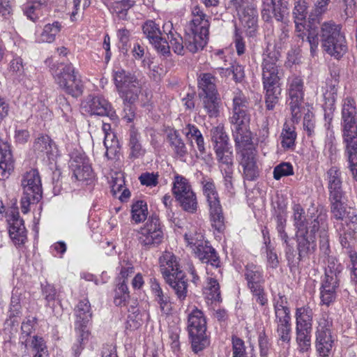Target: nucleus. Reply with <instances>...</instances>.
<instances>
[{
  "instance_id": "864d4df0",
  "label": "nucleus",
  "mask_w": 357,
  "mask_h": 357,
  "mask_svg": "<svg viewBox=\"0 0 357 357\" xmlns=\"http://www.w3.org/2000/svg\"><path fill=\"white\" fill-rule=\"evenodd\" d=\"M204 293L207 299L211 301H219L220 299V291L217 280L211 278H208L207 286L205 287Z\"/></svg>"
},
{
  "instance_id": "f03ea898",
  "label": "nucleus",
  "mask_w": 357,
  "mask_h": 357,
  "mask_svg": "<svg viewBox=\"0 0 357 357\" xmlns=\"http://www.w3.org/2000/svg\"><path fill=\"white\" fill-rule=\"evenodd\" d=\"M278 51L267 47L263 54L262 82L265 91V104L268 110H273L278 102L281 94L280 77L278 76Z\"/></svg>"
},
{
  "instance_id": "13d9d810",
  "label": "nucleus",
  "mask_w": 357,
  "mask_h": 357,
  "mask_svg": "<svg viewBox=\"0 0 357 357\" xmlns=\"http://www.w3.org/2000/svg\"><path fill=\"white\" fill-rule=\"evenodd\" d=\"M307 3L305 0H298L294 3L293 15L294 21L305 22L307 15Z\"/></svg>"
},
{
  "instance_id": "ea45409f",
  "label": "nucleus",
  "mask_w": 357,
  "mask_h": 357,
  "mask_svg": "<svg viewBox=\"0 0 357 357\" xmlns=\"http://www.w3.org/2000/svg\"><path fill=\"white\" fill-rule=\"evenodd\" d=\"M204 109L209 117L213 118L218 116L220 114V107L221 100L218 94L201 96Z\"/></svg>"
},
{
  "instance_id": "6e6d98bb",
  "label": "nucleus",
  "mask_w": 357,
  "mask_h": 357,
  "mask_svg": "<svg viewBox=\"0 0 357 357\" xmlns=\"http://www.w3.org/2000/svg\"><path fill=\"white\" fill-rule=\"evenodd\" d=\"M167 40L169 51L172 48L174 52L178 55L185 54V50L183 40L178 33H174L172 36H169Z\"/></svg>"
},
{
  "instance_id": "4d7b16f0",
  "label": "nucleus",
  "mask_w": 357,
  "mask_h": 357,
  "mask_svg": "<svg viewBox=\"0 0 357 357\" xmlns=\"http://www.w3.org/2000/svg\"><path fill=\"white\" fill-rule=\"evenodd\" d=\"M184 238L188 245L195 252V250L202 248L207 241H204V236L201 233L185 234Z\"/></svg>"
},
{
  "instance_id": "9b49d317",
  "label": "nucleus",
  "mask_w": 357,
  "mask_h": 357,
  "mask_svg": "<svg viewBox=\"0 0 357 357\" xmlns=\"http://www.w3.org/2000/svg\"><path fill=\"white\" fill-rule=\"evenodd\" d=\"M331 325L332 321L326 314H322L318 320L315 347L319 357H328L331 354L334 342L331 333Z\"/></svg>"
},
{
  "instance_id": "aec40b11",
  "label": "nucleus",
  "mask_w": 357,
  "mask_h": 357,
  "mask_svg": "<svg viewBox=\"0 0 357 357\" xmlns=\"http://www.w3.org/2000/svg\"><path fill=\"white\" fill-rule=\"evenodd\" d=\"M21 185L23 193L40 199L42 197V184L38 170L31 169L22 175Z\"/></svg>"
},
{
  "instance_id": "f257e3e1",
  "label": "nucleus",
  "mask_w": 357,
  "mask_h": 357,
  "mask_svg": "<svg viewBox=\"0 0 357 357\" xmlns=\"http://www.w3.org/2000/svg\"><path fill=\"white\" fill-rule=\"evenodd\" d=\"M113 80L123 102V119L127 122H132L135 117L134 105L141 93L142 84L135 75L121 68L114 70Z\"/></svg>"
},
{
  "instance_id": "b1692460",
  "label": "nucleus",
  "mask_w": 357,
  "mask_h": 357,
  "mask_svg": "<svg viewBox=\"0 0 357 357\" xmlns=\"http://www.w3.org/2000/svg\"><path fill=\"white\" fill-rule=\"evenodd\" d=\"M73 176L76 180L80 181H91L93 178V173L88 159L79 155L73 158L70 164Z\"/></svg>"
},
{
  "instance_id": "4468645a",
  "label": "nucleus",
  "mask_w": 357,
  "mask_h": 357,
  "mask_svg": "<svg viewBox=\"0 0 357 357\" xmlns=\"http://www.w3.org/2000/svg\"><path fill=\"white\" fill-rule=\"evenodd\" d=\"M303 81L296 76L289 79V105L292 119L298 120L301 117V107L303 101Z\"/></svg>"
},
{
  "instance_id": "774afa93",
  "label": "nucleus",
  "mask_w": 357,
  "mask_h": 357,
  "mask_svg": "<svg viewBox=\"0 0 357 357\" xmlns=\"http://www.w3.org/2000/svg\"><path fill=\"white\" fill-rule=\"evenodd\" d=\"M326 226L325 219L323 218L322 220L320 222V227L321 228L320 230V250L323 251L325 255H328L329 253V243L326 232Z\"/></svg>"
},
{
  "instance_id": "ddd939ff",
  "label": "nucleus",
  "mask_w": 357,
  "mask_h": 357,
  "mask_svg": "<svg viewBox=\"0 0 357 357\" xmlns=\"http://www.w3.org/2000/svg\"><path fill=\"white\" fill-rule=\"evenodd\" d=\"M231 3L237 10L242 24L247 29L248 34L255 36L258 19L255 5L249 0H231Z\"/></svg>"
},
{
  "instance_id": "39448f33",
  "label": "nucleus",
  "mask_w": 357,
  "mask_h": 357,
  "mask_svg": "<svg viewBox=\"0 0 357 357\" xmlns=\"http://www.w3.org/2000/svg\"><path fill=\"white\" fill-rule=\"evenodd\" d=\"M52 75L56 84L67 94L75 98L82 94V81L71 63L59 64Z\"/></svg>"
},
{
  "instance_id": "c9c22d12",
  "label": "nucleus",
  "mask_w": 357,
  "mask_h": 357,
  "mask_svg": "<svg viewBox=\"0 0 357 357\" xmlns=\"http://www.w3.org/2000/svg\"><path fill=\"white\" fill-rule=\"evenodd\" d=\"M151 289L161 312L164 314H169L172 310L169 297L163 293L159 283L155 280L151 281Z\"/></svg>"
},
{
  "instance_id": "e2e57ef3",
  "label": "nucleus",
  "mask_w": 357,
  "mask_h": 357,
  "mask_svg": "<svg viewBox=\"0 0 357 357\" xmlns=\"http://www.w3.org/2000/svg\"><path fill=\"white\" fill-rule=\"evenodd\" d=\"M292 174H294L293 167L289 162H282L275 167L273 169V178L275 180H280L283 176Z\"/></svg>"
},
{
  "instance_id": "a18cd8bd",
  "label": "nucleus",
  "mask_w": 357,
  "mask_h": 357,
  "mask_svg": "<svg viewBox=\"0 0 357 357\" xmlns=\"http://www.w3.org/2000/svg\"><path fill=\"white\" fill-rule=\"evenodd\" d=\"M167 139L177 156L184 158L187 155L185 145L176 131L170 132L167 135Z\"/></svg>"
},
{
  "instance_id": "72a5a7b5",
  "label": "nucleus",
  "mask_w": 357,
  "mask_h": 357,
  "mask_svg": "<svg viewBox=\"0 0 357 357\" xmlns=\"http://www.w3.org/2000/svg\"><path fill=\"white\" fill-rule=\"evenodd\" d=\"M196 257L202 262L210 264L211 265L218 267L220 264L219 257L215 250L206 242L202 248L195 250L194 252Z\"/></svg>"
},
{
  "instance_id": "5701e85b",
  "label": "nucleus",
  "mask_w": 357,
  "mask_h": 357,
  "mask_svg": "<svg viewBox=\"0 0 357 357\" xmlns=\"http://www.w3.org/2000/svg\"><path fill=\"white\" fill-rule=\"evenodd\" d=\"M240 165L243 168V175L245 180L255 181L258 178L259 170L252 151H242Z\"/></svg>"
},
{
  "instance_id": "473e14b6",
  "label": "nucleus",
  "mask_w": 357,
  "mask_h": 357,
  "mask_svg": "<svg viewBox=\"0 0 357 357\" xmlns=\"http://www.w3.org/2000/svg\"><path fill=\"white\" fill-rule=\"evenodd\" d=\"M129 158L135 160L143 157L146 153V149L140 142V134L135 128H132L129 133Z\"/></svg>"
},
{
  "instance_id": "603ef678",
  "label": "nucleus",
  "mask_w": 357,
  "mask_h": 357,
  "mask_svg": "<svg viewBox=\"0 0 357 357\" xmlns=\"http://www.w3.org/2000/svg\"><path fill=\"white\" fill-rule=\"evenodd\" d=\"M211 139L214 142V149L218 148L219 146L225 147L229 146V138L224 131L222 126H216L211 129Z\"/></svg>"
},
{
  "instance_id": "49530a36",
  "label": "nucleus",
  "mask_w": 357,
  "mask_h": 357,
  "mask_svg": "<svg viewBox=\"0 0 357 357\" xmlns=\"http://www.w3.org/2000/svg\"><path fill=\"white\" fill-rule=\"evenodd\" d=\"M181 208L190 213H195L198 208V202L195 192L176 199Z\"/></svg>"
},
{
  "instance_id": "6ab92c4d",
  "label": "nucleus",
  "mask_w": 357,
  "mask_h": 357,
  "mask_svg": "<svg viewBox=\"0 0 357 357\" xmlns=\"http://www.w3.org/2000/svg\"><path fill=\"white\" fill-rule=\"evenodd\" d=\"M7 215L10 238L16 245L24 244L27 239L26 230L23 220L20 218L19 212L13 209Z\"/></svg>"
},
{
  "instance_id": "a19ab883",
  "label": "nucleus",
  "mask_w": 357,
  "mask_h": 357,
  "mask_svg": "<svg viewBox=\"0 0 357 357\" xmlns=\"http://www.w3.org/2000/svg\"><path fill=\"white\" fill-rule=\"evenodd\" d=\"M194 191L189 181L186 178L179 174L174 176L172 193L175 199L186 195Z\"/></svg>"
},
{
  "instance_id": "4c0bfd02",
  "label": "nucleus",
  "mask_w": 357,
  "mask_h": 357,
  "mask_svg": "<svg viewBox=\"0 0 357 357\" xmlns=\"http://www.w3.org/2000/svg\"><path fill=\"white\" fill-rule=\"evenodd\" d=\"M312 329H296L297 349L301 354L308 353L312 349Z\"/></svg>"
},
{
  "instance_id": "680f3d73",
  "label": "nucleus",
  "mask_w": 357,
  "mask_h": 357,
  "mask_svg": "<svg viewBox=\"0 0 357 357\" xmlns=\"http://www.w3.org/2000/svg\"><path fill=\"white\" fill-rule=\"evenodd\" d=\"M31 347H32L33 350L36 351L33 357H47V351L44 340L42 337L33 336L31 340Z\"/></svg>"
},
{
  "instance_id": "2f4dec72",
  "label": "nucleus",
  "mask_w": 357,
  "mask_h": 357,
  "mask_svg": "<svg viewBox=\"0 0 357 357\" xmlns=\"http://www.w3.org/2000/svg\"><path fill=\"white\" fill-rule=\"evenodd\" d=\"M344 252L348 255L349 261L347 263V268L350 270L351 280L356 284L357 283V275L356 273V262L357 261V252L356 251L355 242L349 241L348 238L345 237L342 238L341 242Z\"/></svg>"
},
{
  "instance_id": "3c124183",
  "label": "nucleus",
  "mask_w": 357,
  "mask_h": 357,
  "mask_svg": "<svg viewBox=\"0 0 357 357\" xmlns=\"http://www.w3.org/2000/svg\"><path fill=\"white\" fill-rule=\"evenodd\" d=\"M132 218L136 222L139 223L146 220L148 214L146 203L143 200H138L132 206Z\"/></svg>"
},
{
  "instance_id": "c03bdc74",
  "label": "nucleus",
  "mask_w": 357,
  "mask_h": 357,
  "mask_svg": "<svg viewBox=\"0 0 357 357\" xmlns=\"http://www.w3.org/2000/svg\"><path fill=\"white\" fill-rule=\"evenodd\" d=\"M342 197L343 194L329 195L331 211L336 220H342L346 213L345 206L342 202Z\"/></svg>"
},
{
  "instance_id": "e433bc0d",
  "label": "nucleus",
  "mask_w": 357,
  "mask_h": 357,
  "mask_svg": "<svg viewBox=\"0 0 357 357\" xmlns=\"http://www.w3.org/2000/svg\"><path fill=\"white\" fill-rule=\"evenodd\" d=\"M216 78L211 73H202L198 79L200 96L218 94L216 89Z\"/></svg>"
},
{
  "instance_id": "c756f323",
  "label": "nucleus",
  "mask_w": 357,
  "mask_h": 357,
  "mask_svg": "<svg viewBox=\"0 0 357 357\" xmlns=\"http://www.w3.org/2000/svg\"><path fill=\"white\" fill-rule=\"evenodd\" d=\"M214 150L220 171L234 169L232 147L230 145L225 147L219 146Z\"/></svg>"
},
{
  "instance_id": "37998d69",
  "label": "nucleus",
  "mask_w": 357,
  "mask_h": 357,
  "mask_svg": "<svg viewBox=\"0 0 357 357\" xmlns=\"http://www.w3.org/2000/svg\"><path fill=\"white\" fill-rule=\"evenodd\" d=\"M63 28L61 22L55 21L45 25L40 33L39 40L42 43H52Z\"/></svg>"
},
{
  "instance_id": "79ce46f5",
  "label": "nucleus",
  "mask_w": 357,
  "mask_h": 357,
  "mask_svg": "<svg viewBox=\"0 0 357 357\" xmlns=\"http://www.w3.org/2000/svg\"><path fill=\"white\" fill-rule=\"evenodd\" d=\"M75 323L88 324L92 317L91 305L87 299L80 301L75 308Z\"/></svg>"
},
{
  "instance_id": "412c9836",
  "label": "nucleus",
  "mask_w": 357,
  "mask_h": 357,
  "mask_svg": "<svg viewBox=\"0 0 357 357\" xmlns=\"http://www.w3.org/2000/svg\"><path fill=\"white\" fill-rule=\"evenodd\" d=\"M82 109L90 115L112 116L111 104L102 96H89L82 103Z\"/></svg>"
},
{
  "instance_id": "a878e982",
  "label": "nucleus",
  "mask_w": 357,
  "mask_h": 357,
  "mask_svg": "<svg viewBox=\"0 0 357 357\" xmlns=\"http://www.w3.org/2000/svg\"><path fill=\"white\" fill-rule=\"evenodd\" d=\"M22 291L19 288H14L10 298L9 305L8 317L5 321V326H17L19 322L16 319L22 313Z\"/></svg>"
},
{
  "instance_id": "f3484780",
  "label": "nucleus",
  "mask_w": 357,
  "mask_h": 357,
  "mask_svg": "<svg viewBox=\"0 0 357 357\" xmlns=\"http://www.w3.org/2000/svg\"><path fill=\"white\" fill-rule=\"evenodd\" d=\"M289 13V3L287 0H262L261 17L269 22L274 17L278 21H282Z\"/></svg>"
},
{
  "instance_id": "7c9ffc66",
  "label": "nucleus",
  "mask_w": 357,
  "mask_h": 357,
  "mask_svg": "<svg viewBox=\"0 0 357 357\" xmlns=\"http://www.w3.org/2000/svg\"><path fill=\"white\" fill-rule=\"evenodd\" d=\"M295 318L296 329H312L313 311L309 306L297 307Z\"/></svg>"
},
{
  "instance_id": "a211bd4d",
  "label": "nucleus",
  "mask_w": 357,
  "mask_h": 357,
  "mask_svg": "<svg viewBox=\"0 0 357 357\" xmlns=\"http://www.w3.org/2000/svg\"><path fill=\"white\" fill-rule=\"evenodd\" d=\"M230 122L232 125L233 137L236 146L238 148H244L250 144L252 137L249 128L250 117L230 118Z\"/></svg>"
},
{
  "instance_id": "0eeeda50",
  "label": "nucleus",
  "mask_w": 357,
  "mask_h": 357,
  "mask_svg": "<svg viewBox=\"0 0 357 357\" xmlns=\"http://www.w3.org/2000/svg\"><path fill=\"white\" fill-rule=\"evenodd\" d=\"M209 22L207 16L197 17L190 22L187 29L185 48L192 53L202 50L206 45L208 36Z\"/></svg>"
},
{
  "instance_id": "f704fd0d",
  "label": "nucleus",
  "mask_w": 357,
  "mask_h": 357,
  "mask_svg": "<svg viewBox=\"0 0 357 357\" xmlns=\"http://www.w3.org/2000/svg\"><path fill=\"white\" fill-rule=\"evenodd\" d=\"M326 180L328 181L329 195L343 194L341 172L337 167H332L327 171Z\"/></svg>"
},
{
  "instance_id": "cd10ccee",
  "label": "nucleus",
  "mask_w": 357,
  "mask_h": 357,
  "mask_svg": "<svg viewBox=\"0 0 357 357\" xmlns=\"http://www.w3.org/2000/svg\"><path fill=\"white\" fill-rule=\"evenodd\" d=\"M55 146L53 141L47 135H41L36 139L33 150L37 158L45 160L50 159L53 155Z\"/></svg>"
},
{
  "instance_id": "393cba45",
  "label": "nucleus",
  "mask_w": 357,
  "mask_h": 357,
  "mask_svg": "<svg viewBox=\"0 0 357 357\" xmlns=\"http://www.w3.org/2000/svg\"><path fill=\"white\" fill-rule=\"evenodd\" d=\"M48 2L49 0H27L23 7L24 14L30 20L36 22L46 14Z\"/></svg>"
},
{
  "instance_id": "20e7f679",
  "label": "nucleus",
  "mask_w": 357,
  "mask_h": 357,
  "mask_svg": "<svg viewBox=\"0 0 357 357\" xmlns=\"http://www.w3.org/2000/svg\"><path fill=\"white\" fill-rule=\"evenodd\" d=\"M159 264L166 283L172 287L180 301L185 300L188 293V281L180 268L177 257L172 252L165 251L159 258Z\"/></svg>"
},
{
  "instance_id": "0e129e2a",
  "label": "nucleus",
  "mask_w": 357,
  "mask_h": 357,
  "mask_svg": "<svg viewBox=\"0 0 357 357\" xmlns=\"http://www.w3.org/2000/svg\"><path fill=\"white\" fill-rule=\"evenodd\" d=\"M232 357H248L243 340L237 337H232Z\"/></svg>"
},
{
  "instance_id": "69168bd1",
  "label": "nucleus",
  "mask_w": 357,
  "mask_h": 357,
  "mask_svg": "<svg viewBox=\"0 0 357 357\" xmlns=\"http://www.w3.org/2000/svg\"><path fill=\"white\" fill-rule=\"evenodd\" d=\"M124 179L122 173L116 172L112 174L111 180V188L114 195H116L124 188Z\"/></svg>"
},
{
  "instance_id": "4be33fe9",
  "label": "nucleus",
  "mask_w": 357,
  "mask_h": 357,
  "mask_svg": "<svg viewBox=\"0 0 357 357\" xmlns=\"http://www.w3.org/2000/svg\"><path fill=\"white\" fill-rule=\"evenodd\" d=\"M14 170V160L10 144L0 137V180L8 178Z\"/></svg>"
},
{
  "instance_id": "58836bf2",
  "label": "nucleus",
  "mask_w": 357,
  "mask_h": 357,
  "mask_svg": "<svg viewBox=\"0 0 357 357\" xmlns=\"http://www.w3.org/2000/svg\"><path fill=\"white\" fill-rule=\"evenodd\" d=\"M88 324L75 323V331L77 336V343L74 344L73 350L75 356L79 355L84 345L89 340L90 332L87 329Z\"/></svg>"
},
{
  "instance_id": "5fc2aeb1",
  "label": "nucleus",
  "mask_w": 357,
  "mask_h": 357,
  "mask_svg": "<svg viewBox=\"0 0 357 357\" xmlns=\"http://www.w3.org/2000/svg\"><path fill=\"white\" fill-rule=\"evenodd\" d=\"M130 298L128 288L126 283L119 282L116 290L114 298V304L116 306H122L126 305Z\"/></svg>"
},
{
  "instance_id": "338daca9",
  "label": "nucleus",
  "mask_w": 357,
  "mask_h": 357,
  "mask_svg": "<svg viewBox=\"0 0 357 357\" xmlns=\"http://www.w3.org/2000/svg\"><path fill=\"white\" fill-rule=\"evenodd\" d=\"M223 176V183L225 190L229 195H232L234 194V178L233 173L234 169L223 170L220 171Z\"/></svg>"
},
{
  "instance_id": "6e6552de",
  "label": "nucleus",
  "mask_w": 357,
  "mask_h": 357,
  "mask_svg": "<svg viewBox=\"0 0 357 357\" xmlns=\"http://www.w3.org/2000/svg\"><path fill=\"white\" fill-rule=\"evenodd\" d=\"M340 26L333 22H325L321 26V40L324 50L331 56L340 58L347 51L344 36Z\"/></svg>"
},
{
  "instance_id": "de8ad7c7",
  "label": "nucleus",
  "mask_w": 357,
  "mask_h": 357,
  "mask_svg": "<svg viewBox=\"0 0 357 357\" xmlns=\"http://www.w3.org/2000/svg\"><path fill=\"white\" fill-rule=\"evenodd\" d=\"M331 76L334 79V83H332L330 86V91H327L324 94V97L326 100V104L331 107L333 105L335 101V96L337 89L335 84L338 83V79L340 76V69L337 67H333L330 69Z\"/></svg>"
},
{
  "instance_id": "7ed1b4c3",
  "label": "nucleus",
  "mask_w": 357,
  "mask_h": 357,
  "mask_svg": "<svg viewBox=\"0 0 357 357\" xmlns=\"http://www.w3.org/2000/svg\"><path fill=\"white\" fill-rule=\"evenodd\" d=\"M343 136L346 144L345 156L349 168L354 178L357 176V122L356 120V109L355 101L347 98L342 108Z\"/></svg>"
},
{
  "instance_id": "423d86ee",
  "label": "nucleus",
  "mask_w": 357,
  "mask_h": 357,
  "mask_svg": "<svg viewBox=\"0 0 357 357\" xmlns=\"http://www.w3.org/2000/svg\"><path fill=\"white\" fill-rule=\"evenodd\" d=\"M187 328L192 350L195 353L203 350L208 345L209 341L206 335V321L202 311L195 307L189 313Z\"/></svg>"
},
{
  "instance_id": "bb28decb",
  "label": "nucleus",
  "mask_w": 357,
  "mask_h": 357,
  "mask_svg": "<svg viewBox=\"0 0 357 357\" xmlns=\"http://www.w3.org/2000/svg\"><path fill=\"white\" fill-rule=\"evenodd\" d=\"M232 101V116L231 118L250 117L248 114L249 100L241 91L236 89L234 91Z\"/></svg>"
},
{
  "instance_id": "09e8293b",
  "label": "nucleus",
  "mask_w": 357,
  "mask_h": 357,
  "mask_svg": "<svg viewBox=\"0 0 357 357\" xmlns=\"http://www.w3.org/2000/svg\"><path fill=\"white\" fill-rule=\"evenodd\" d=\"M104 146L106 149L105 155L107 158H114L119 151V141L114 132H108L105 135Z\"/></svg>"
},
{
  "instance_id": "c85d7f7f",
  "label": "nucleus",
  "mask_w": 357,
  "mask_h": 357,
  "mask_svg": "<svg viewBox=\"0 0 357 357\" xmlns=\"http://www.w3.org/2000/svg\"><path fill=\"white\" fill-rule=\"evenodd\" d=\"M245 278L250 291L264 287L263 273L259 267L253 264H248L245 266Z\"/></svg>"
},
{
  "instance_id": "8fccbe9b",
  "label": "nucleus",
  "mask_w": 357,
  "mask_h": 357,
  "mask_svg": "<svg viewBox=\"0 0 357 357\" xmlns=\"http://www.w3.org/2000/svg\"><path fill=\"white\" fill-rule=\"evenodd\" d=\"M294 211V226L296 227L297 231H299L301 229H309L311 221L312 220H306L303 217L304 210L299 204H295L293 208Z\"/></svg>"
},
{
  "instance_id": "2eb2a0df",
  "label": "nucleus",
  "mask_w": 357,
  "mask_h": 357,
  "mask_svg": "<svg viewBox=\"0 0 357 357\" xmlns=\"http://www.w3.org/2000/svg\"><path fill=\"white\" fill-rule=\"evenodd\" d=\"M331 0H318L314 9L309 15V23L311 24L308 30L307 40L310 45V50L314 52L319 45L318 28L315 24H319L320 17L327 10L328 5Z\"/></svg>"
},
{
  "instance_id": "1a4fd4ad",
  "label": "nucleus",
  "mask_w": 357,
  "mask_h": 357,
  "mask_svg": "<svg viewBox=\"0 0 357 357\" xmlns=\"http://www.w3.org/2000/svg\"><path fill=\"white\" fill-rule=\"evenodd\" d=\"M202 185L208 206L212 226L218 231H221L224 228L225 218L215 185L211 178H204Z\"/></svg>"
},
{
  "instance_id": "dca6fc26",
  "label": "nucleus",
  "mask_w": 357,
  "mask_h": 357,
  "mask_svg": "<svg viewBox=\"0 0 357 357\" xmlns=\"http://www.w3.org/2000/svg\"><path fill=\"white\" fill-rule=\"evenodd\" d=\"M142 30L150 43L159 53L165 56H170L167 40L162 37V31L158 24L153 20H147L143 24Z\"/></svg>"
},
{
  "instance_id": "052dcab7",
  "label": "nucleus",
  "mask_w": 357,
  "mask_h": 357,
  "mask_svg": "<svg viewBox=\"0 0 357 357\" xmlns=\"http://www.w3.org/2000/svg\"><path fill=\"white\" fill-rule=\"evenodd\" d=\"M282 146L284 148L289 149L294 146L296 134L294 130L288 126H284L282 134Z\"/></svg>"
},
{
  "instance_id": "f8f14e48",
  "label": "nucleus",
  "mask_w": 357,
  "mask_h": 357,
  "mask_svg": "<svg viewBox=\"0 0 357 357\" xmlns=\"http://www.w3.org/2000/svg\"><path fill=\"white\" fill-rule=\"evenodd\" d=\"M163 239L159 218L156 215L149 218L144 226L142 227L138 234L139 243L146 248L159 245Z\"/></svg>"
},
{
  "instance_id": "bf43d9fd",
  "label": "nucleus",
  "mask_w": 357,
  "mask_h": 357,
  "mask_svg": "<svg viewBox=\"0 0 357 357\" xmlns=\"http://www.w3.org/2000/svg\"><path fill=\"white\" fill-rule=\"evenodd\" d=\"M276 332L279 339L287 343H289L291 338V321L277 323Z\"/></svg>"
},
{
  "instance_id": "9d476101",
  "label": "nucleus",
  "mask_w": 357,
  "mask_h": 357,
  "mask_svg": "<svg viewBox=\"0 0 357 357\" xmlns=\"http://www.w3.org/2000/svg\"><path fill=\"white\" fill-rule=\"evenodd\" d=\"M322 218L318 217L311 221L309 229L296 231L298 255L297 259L298 261L309 257L315 251L317 248L316 232L320 227V222Z\"/></svg>"
}]
</instances>
